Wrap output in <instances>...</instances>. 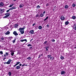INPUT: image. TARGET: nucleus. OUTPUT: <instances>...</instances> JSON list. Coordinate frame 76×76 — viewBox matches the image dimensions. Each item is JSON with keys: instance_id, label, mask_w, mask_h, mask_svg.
Instances as JSON below:
<instances>
[{"instance_id": "obj_47", "label": "nucleus", "mask_w": 76, "mask_h": 76, "mask_svg": "<svg viewBox=\"0 0 76 76\" xmlns=\"http://www.w3.org/2000/svg\"><path fill=\"white\" fill-rule=\"evenodd\" d=\"M43 15H44L45 13V11H44L43 12Z\"/></svg>"}, {"instance_id": "obj_23", "label": "nucleus", "mask_w": 76, "mask_h": 76, "mask_svg": "<svg viewBox=\"0 0 76 76\" xmlns=\"http://www.w3.org/2000/svg\"><path fill=\"white\" fill-rule=\"evenodd\" d=\"M76 6V5L75 4H72V7H75Z\"/></svg>"}, {"instance_id": "obj_12", "label": "nucleus", "mask_w": 76, "mask_h": 76, "mask_svg": "<svg viewBox=\"0 0 76 76\" xmlns=\"http://www.w3.org/2000/svg\"><path fill=\"white\" fill-rule=\"evenodd\" d=\"M20 67L19 66H18L16 67V69L17 70H19L20 69Z\"/></svg>"}, {"instance_id": "obj_10", "label": "nucleus", "mask_w": 76, "mask_h": 76, "mask_svg": "<svg viewBox=\"0 0 76 76\" xmlns=\"http://www.w3.org/2000/svg\"><path fill=\"white\" fill-rule=\"evenodd\" d=\"M66 73V72L64 71H62L61 72V75H64V74Z\"/></svg>"}, {"instance_id": "obj_53", "label": "nucleus", "mask_w": 76, "mask_h": 76, "mask_svg": "<svg viewBox=\"0 0 76 76\" xmlns=\"http://www.w3.org/2000/svg\"><path fill=\"white\" fill-rule=\"evenodd\" d=\"M19 66H22V64H20L19 65Z\"/></svg>"}, {"instance_id": "obj_43", "label": "nucleus", "mask_w": 76, "mask_h": 76, "mask_svg": "<svg viewBox=\"0 0 76 76\" xmlns=\"http://www.w3.org/2000/svg\"><path fill=\"white\" fill-rule=\"evenodd\" d=\"M24 41H26V42H27V41L26 40V39H24Z\"/></svg>"}, {"instance_id": "obj_46", "label": "nucleus", "mask_w": 76, "mask_h": 76, "mask_svg": "<svg viewBox=\"0 0 76 76\" xmlns=\"http://www.w3.org/2000/svg\"><path fill=\"white\" fill-rule=\"evenodd\" d=\"M17 66V64H15V65L13 66V67H15V66Z\"/></svg>"}, {"instance_id": "obj_59", "label": "nucleus", "mask_w": 76, "mask_h": 76, "mask_svg": "<svg viewBox=\"0 0 76 76\" xmlns=\"http://www.w3.org/2000/svg\"><path fill=\"white\" fill-rule=\"evenodd\" d=\"M13 0V1H16V0Z\"/></svg>"}, {"instance_id": "obj_21", "label": "nucleus", "mask_w": 76, "mask_h": 76, "mask_svg": "<svg viewBox=\"0 0 76 76\" xmlns=\"http://www.w3.org/2000/svg\"><path fill=\"white\" fill-rule=\"evenodd\" d=\"M8 75L10 76H11V75H12V73H11V72H9L8 73Z\"/></svg>"}, {"instance_id": "obj_26", "label": "nucleus", "mask_w": 76, "mask_h": 76, "mask_svg": "<svg viewBox=\"0 0 76 76\" xmlns=\"http://www.w3.org/2000/svg\"><path fill=\"white\" fill-rule=\"evenodd\" d=\"M20 63V62H18L16 64L17 65H18V64H19Z\"/></svg>"}, {"instance_id": "obj_56", "label": "nucleus", "mask_w": 76, "mask_h": 76, "mask_svg": "<svg viewBox=\"0 0 76 76\" xmlns=\"http://www.w3.org/2000/svg\"><path fill=\"white\" fill-rule=\"evenodd\" d=\"M6 64V62H5L4 63V64Z\"/></svg>"}, {"instance_id": "obj_22", "label": "nucleus", "mask_w": 76, "mask_h": 76, "mask_svg": "<svg viewBox=\"0 0 76 76\" xmlns=\"http://www.w3.org/2000/svg\"><path fill=\"white\" fill-rule=\"evenodd\" d=\"M68 7H69L67 5H66L65 6V9H67V8H68Z\"/></svg>"}, {"instance_id": "obj_11", "label": "nucleus", "mask_w": 76, "mask_h": 76, "mask_svg": "<svg viewBox=\"0 0 76 76\" xmlns=\"http://www.w3.org/2000/svg\"><path fill=\"white\" fill-rule=\"evenodd\" d=\"M3 5H4V4L3 2L0 3V7H3Z\"/></svg>"}, {"instance_id": "obj_55", "label": "nucleus", "mask_w": 76, "mask_h": 76, "mask_svg": "<svg viewBox=\"0 0 76 76\" xmlns=\"http://www.w3.org/2000/svg\"><path fill=\"white\" fill-rule=\"evenodd\" d=\"M47 48L49 49V46H48V47H47Z\"/></svg>"}, {"instance_id": "obj_24", "label": "nucleus", "mask_w": 76, "mask_h": 76, "mask_svg": "<svg viewBox=\"0 0 76 76\" xmlns=\"http://www.w3.org/2000/svg\"><path fill=\"white\" fill-rule=\"evenodd\" d=\"M48 19V17H46L45 19L44 20V21H45V20H47V19Z\"/></svg>"}, {"instance_id": "obj_58", "label": "nucleus", "mask_w": 76, "mask_h": 76, "mask_svg": "<svg viewBox=\"0 0 76 76\" xmlns=\"http://www.w3.org/2000/svg\"><path fill=\"white\" fill-rule=\"evenodd\" d=\"M32 39H32L30 41H32Z\"/></svg>"}, {"instance_id": "obj_61", "label": "nucleus", "mask_w": 76, "mask_h": 76, "mask_svg": "<svg viewBox=\"0 0 76 76\" xmlns=\"http://www.w3.org/2000/svg\"><path fill=\"white\" fill-rule=\"evenodd\" d=\"M18 31H19V29H18Z\"/></svg>"}, {"instance_id": "obj_54", "label": "nucleus", "mask_w": 76, "mask_h": 76, "mask_svg": "<svg viewBox=\"0 0 76 76\" xmlns=\"http://www.w3.org/2000/svg\"><path fill=\"white\" fill-rule=\"evenodd\" d=\"M32 48V47H30V48H30V49H31V48Z\"/></svg>"}, {"instance_id": "obj_3", "label": "nucleus", "mask_w": 76, "mask_h": 76, "mask_svg": "<svg viewBox=\"0 0 76 76\" xmlns=\"http://www.w3.org/2000/svg\"><path fill=\"white\" fill-rule=\"evenodd\" d=\"M5 11V9H0V15L1 14V13H3V12H4Z\"/></svg>"}, {"instance_id": "obj_15", "label": "nucleus", "mask_w": 76, "mask_h": 76, "mask_svg": "<svg viewBox=\"0 0 76 76\" xmlns=\"http://www.w3.org/2000/svg\"><path fill=\"white\" fill-rule=\"evenodd\" d=\"M10 31H8L6 33H5L6 35H8V34H10Z\"/></svg>"}, {"instance_id": "obj_51", "label": "nucleus", "mask_w": 76, "mask_h": 76, "mask_svg": "<svg viewBox=\"0 0 76 76\" xmlns=\"http://www.w3.org/2000/svg\"><path fill=\"white\" fill-rule=\"evenodd\" d=\"M49 4H47L46 5V6H48Z\"/></svg>"}, {"instance_id": "obj_45", "label": "nucleus", "mask_w": 76, "mask_h": 76, "mask_svg": "<svg viewBox=\"0 0 76 76\" xmlns=\"http://www.w3.org/2000/svg\"><path fill=\"white\" fill-rule=\"evenodd\" d=\"M36 16V17H38V16H39L38 15V14H37Z\"/></svg>"}, {"instance_id": "obj_49", "label": "nucleus", "mask_w": 76, "mask_h": 76, "mask_svg": "<svg viewBox=\"0 0 76 76\" xmlns=\"http://www.w3.org/2000/svg\"><path fill=\"white\" fill-rule=\"evenodd\" d=\"M48 48H46V51H48Z\"/></svg>"}, {"instance_id": "obj_39", "label": "nucleus", "mask_w": 76, "mask_h": 76, "mask_svg": "<svg viewBox=\"0 0 76 76\" xmlns=\"http://www.w3.org/2000/svg\"><path fill=\"white\" fill-rule=\"evenodd\" d=\"M52 42H54L55 41V40H54V39H53L52 40Z\"/></svg>"}, {"instance_id": "obj_19", "label": "nucleus", "mask_w": 76, "mask_h": 76, "mask_svg": "<svg viewBox=\"0 0 76 76\" xmlns=\"http://www.w3.org/2000/svg\"><path fill=\"white\" fill-rule=\"evenodd\" d=\"M28 60H31V57H28V58H27V59L28 60Z\"/></svg>"}, {"instance_id": "obj_6", "label": "nucleus", "mask_w": 76, "mask_h": 76, "mask_svg": "<svg viewBox=\"0 0 76 76\" xmlns=\"http://www.w3.org/2000/svg\"><path fill=\"white\" fill-rule=\"evenodd\" d=\"M24 6V5L23 4H21L19 6V7L20 8H22V7H23Z\"/></svg>"}, {"instance_id": "obj_28", "label": "nucleus", "mask_w": 76, "mask_h": 76, "mask_svg": "<svg viewBox=\"0 0 76 76\" xmlns=\"http://www.w3.org/2000/svg\"><path fill=\"white\" fill-rule=\"evenodd\" d=\"M11 55L12 56H13L14 55V52H12L11 53Z\"/></svg>"}, {"instance_id": "obj_7", "label": "nucleus", "mask_w": 76, "mask_h": 76, "mask_svg": "<svg viewBox=\"0 0 76 76\" xmlns=\"http://www.w3.org/2000/svg\"><path fill=\"white\" fill-rule=\"evenodd\" d=\"M13 34H14L15 35V36H17V35H18V34L16 32V31H14V32H13Z\"/></svg>"}, {"instance_id": "obj_62", "label": "nucleus", "mask_w": 76, "mask_h": 76, "mask_svg": "<svg viewBox=\"0 0 76 76\" xmlns=\"http://www.w3.org/2000/svg\"><path fill=\"white\" fill-rule=\"evenodd\" d=\"M1 46H0V47H1Z\"/></svg>"}, {"instance_id": "obj_8", "label": "nucleus", "mask_w": 76, "mask_h": 76, "mask_svg": "<svg viewBox=\"0 0 76 76\" xmlns=\"http://www.w3.org/2000/svg\"><path fill=\"white\" fill-rule=\"evenodd\" d=\"M29 32L31 34H34V31L33 30H31Z\"/></svg>"}, {"instance_id": "obj_50", "label": "nucleus", "mask_w": 76, "mask_h": 76, "mask_svg": "<svg viewBox=\"0 0 76 76\" xmlns=\"http://www.w3.org/2000/svg\"><path fill=\"white\" fill-rule=\"evenodd\" d=\"M75 30H76V25L75 26Z\"/></svg>"}, {"instance_id": "obj_41", "label": "nucleus", "mask_w": 76, "mask_h": 76, "mask_svg": "<svg viewBox=\"0 0 76 76\" xmlns=\"http://www.w3.org/2000/svg\"><path fill=\"white\" fill-rule=\"evenodd\" d=\"M4 57H7V55L6 54H4Z\"/></svg>"}, {"instance_id": "obj_25", "label": "nucleus", "mask_w": 76, "mask_h": 76, "mask_svg": "<svg viewBox=\"0 0 76 76\" xmlns=\"http://www.w3.org/2000/svg\"><path fill=\"white\" fill-rule=\"evenodd\" d=\"M60 58L61 59V60H63V59H64V57L63 56H61Z\"/></svg>"}, {"instance_id": "obj_32", "label": "nucleus", "mask_w": 76, "mask_h": 76, "mask_svg": "<svg viewBox=\"0 0 76 76\" xmlns=\"http://www.w3.org/2000/svg\"><path fill=\"white\" fill-rule=\"evenodd\" d=\"M46 43H47V41H45V42H44V44H46Z\"/></svg>"}, {"instance_id": "obj_13", "label": "nucleus", "mask_w": 76, "mask_h": 76, "mask_svg": "<svg viewBox=\"0 0 76 76\" xmlns=\"http://www.w3.org/2000/svg\"><path fill=\"white\" fill-rule=\"evenodd\" d=\"M50 60H53L54 59V57H53V56H51L50 58Z\"/></svg>"}, {"instance_id": "obj_37", "label": "nucleus", "mask_w": 76, "mask_h": 76, "mask_svg": "<svg viewBox=\"0 0 76 76\" xmlns=\"http://www.w3.org/2000/svg\"><path fill=\"white\" fill-rule=\"evenodd\" d=\"M37 8H40V6L39 5H38L37 6Z\"/></svg>"}, {"instance_id": "obj_40", "label": "nucleus", "mask_w": 76, "mask_h": 76, "mask_svg": "<svg viewBox=\"0 0 76 76\" xmlns=\"http://www.w3.org/2000/svg\"><path fill=\"white\" fill-rule=\"evenodd\" d=\"M9 39H12V38H13V37H9Z\"/></svg>"}, {"instance_id": "obj_16", "label": "nucleus", "mask_w": 76, "mask_h": 76, "mask_svg": "<svg viewBox=\"0 0 76 76\" xmlns=\"http://www.w3.org/2000/svg\"><path fill=\"white\" fill-rule=\"evenodd\" d=\"M38 28L39 29L41 30L42 29V27L41 26H39L38 27Z\"/></svg>"}, {"instance_id": "obj_20", "label": "nucleus", "mask_w": 76, "mask_h": 76, "mask_svg": "<svg viewBox=\"0 0 76 76\" xmlns=\"http://www.w3.org/2000/svg\"><path fill=\"white\" fill-rule=\"evenodd\" d=\"M40 17H43L44 16V14L41 13L40 14Z\"/></svg>"}, {"instance_id": "obj_9", "label": "nucleus", "mask_w": 76, "mask_h": 76, "mask_svg": "<svg viewBox=\"0 0 76 76\" xmlns=\"http://www.w3.org/2000/svg\"><path fill=\"white\" fill-rule=\"evenodd\" d=\"M60 19L62 20H64V19H65V18H64V17L63 16H62L60 18Z\"/></svg>"}, {"instance_id": "obj_31", "label": "nucleus", "mask_w": 76, "mask_h": 76, "mask_svg": "<svg viewBox=\"0 0 76 76\" xmlns=\"http://www.w3.org/2000/svg\"><path fill=\"white\" fill-rule=\"evenodd\" d=\"M13 4H11V5H10V6H9V7H12V6H13Z\"/></svg>"}, {"instance_id": "obj_57", "label": "nucleus", "mask_w": 76, "mask_h": 76, "mask_svg": "<svg viewBox=\"0 0 76 76\" xmlns=\"http://www.w3.org/2000/svg\"><path fill=\"white\" fill-rule=\"evenodd\" d=\"M25 66H28V65H27V64L26 65L25 64Z\"/></svg>"}, {"instance_id": "obj_17", "label": "nucleus", "mask_w": 76, "mask_h": 76, "mask_svg": "<svg viewBox=\"0 0 76 76\" xmlns=\"http://www.w3.org/2000/svg\"><path fill=\"white\" fill-rule=\"evenodd\" d=\"M72 18L73 19H76V16H72Z\"/></svg>"}, {"instance_id": "obj_1", "label": "nucleus", "mask_w": 76, "mask_h": 76, "mask_svg": "<svg viewBox=\"0 0 76 76\" xmlns=\"http://www.w3.org/2000/svg\"><path fill=\"white\" fill-rule=\"evenodd\" d=\"M25 29V27L19 28V30L21 34H23L24 33H25L24 31V29Z\"/></svg>"}, {"instance_id": "obj_60", "label": "nucleus", "mask_w": 76, "mask_h": 76, "mask_svg": "<svg viewBox=\"0 0 76 76\" xmlns=\"http://www.w3.org/2000/svg\"><path fill=\"white\" fill-rule=\"evenodd\" d=\"M75 48V49H76V47H75V48Z\"/></svg>"}, {"instance_id": "obj_48", "label": "nucleus", "mask_w": 76, "mask_h": 76, "mask_svg": "<svg viewBox=\"0 0 76 76\" xmlns=\"http://www.w3.org/2000/svg\"><path fill=\"white\" fill-rule=\"evenodd\" d=\"M25 66V64H23L22 65V66L23 67V66Z\"/></svg>"}, {"instance_id": "obj_33", "label": "nucleus", "mask_w": 76, "mask_h": 76, "mask_svg": "<svg viewBox=\"0 0 76 76\" xmlns=\"http://www.w3.org/2000/svg\"><path fill=\"white\" fill-rule=\"evenodd\" d=\"M0 54H3V51H1L0 52Z\"/></svg>"}, {"instance_id": "obj_30", "label": "nucleus", "mask_w": 76, "mask_h": 76, "mask_svg": "<svg viewBox=\"0 0 76 76\" xmlns=\"http://www.w3.org/2000/svg\"><path fill=\"white\" fill-rule=\"evenodd\" d=\"M27 46H28V47H31V46H32V45H31L30 44H29Z\"/></svg>"}, {"instance_id": "obj_44", "label": "nucleus", "mask_w": 76, "mask_h": 76, "mask_svg": "<svg viewBox=\"0 0 76 76\" xmlns=\"http://www.w3.org/2000/svg\"><path fill=\"white\" fill-rule=\"evenodd\" d=\"M6 58H4V59H3V60L4 61H5V59H6Z\"/></svg>"}, {"instance_id": "obj_36", "label": "nucleus", "mask_w": 76, "mask_h": 76, "mask_svg": "<svg viewBox=\"0 0 76 76\" xmlns=\"http://www.w3.org/2000/svg\"><path fill=\"white\" fill-rule=\"evenodd\" d=\"M41 56H42V54H41V55H39L38 58H40V57H41Z\"/></svg>"}, {"instance_id": "obj_27", "label": "nucleus", "mask_w": 76, "mask_h": 76, "mask_svg": "<svg viewBox=\"0 0 76 76\" xmlns=\"http://www.w3.org/2000/svg\"><path fill=\"white\" fill-rule=\"evenodd\" d=\"M15 41H16V39H15L13 41V43H15Z\"/></svg>"}, {"instance_id": "obj_4", "label": "nucleus", "mask_w": 76, "mask_h": 76, "mask_svg": "<svg viewBox=\"0 0 76 76\" xmlns=\"http://www.w3.org/2000/svg\"><path fill=\"white\" fill-rule=\"evenodd\" d=\"M12 61V59H9L8 60V61L6 62L7 64H10Z\"/></svg>"}, {"instance_id": "obj_2", "label": "nucleus", "mask_w": 76, "mask_h": 76, "mask_svg": "<svg viewBox=\"0 0 76 76\" xmlns=\"http://www.w3.org/2000/svg\"><path fill=\"white\" fill-rule=\"evenodd\" d=\"M16 8L14 7H11L10 9H9V10H7V12H9V10H13V9H15Z\"/></svg>"}, {"instance_id": "obj_38", "label": "nucleus", "mask_w": 76, "mask_h": 76, "mask_svg": "<svg viewBox=\"0 0 76 76\" xmlns=\"http://www.w3.org/2000/svg\"><path fill=\"white\" fill-rule=\"evenodd\" d=\"M36 24V23H34L32 25V26H35V25Z\"/></svg>"}, {"instance_id": "obj_52", "label": "nucleus", "mask_w": 76, "mask_h": 76, "mask_svg": "<svg viewBox=\"0 0 76 76\" xmlns=\"http://www.w3.org/2000/svg\"><path fill=\"white\" fill-rule=\"evenodd\" d=\"M47 27H49V25L48 24V25H47Z\"/></svg>"}, {"instance_id": "obj_5", "label": "nucleus", "mask_w": 76, "mask_h": 76, "mask_svg": "<svg viewBox=\"0 0 76 76\" xmlns=\"http://www.w3.org/2000/svg\"><path fill=\"white\" fill-rule=\"evenodd\" d=\"M7 15L5 16V17H4V18H7V17L9 16V15H10V13H8L7 14H6Z\"/></svg>"}, {"instance_id": "obj_42", "label": "nucleus", "mask_w": 76, "mask_h": 76, "mask_svg": "<svg viewBox=\"0 0 76 76\" xmlns=\"http://www.w3.org/2000/svg\"><path fill=\"white\" fill-rule=\"evenodd\" d=\"M1 40H4V38H1Z\"/></svg>"}, {"instance_id": "obj_34", "label": "nucleus", "mask_w": 76, "mask_h": 76, "mask_svg": "<svg viewBox=\"0 0 76 76\" xmlns=\"http://www.w3.org/2000/svg\"><path fill=\"white\" fill-rule=\"evenodd\" d=\"M5 54H6V55H7V56L8 55H9V53H8L6 52L5 53Z\"/></svg>"}, {"instance_id": "obj_18", "label": "nucleus", "mask_w": 76, "mask_h": 76, "mask_svg": "<svg viewBox=\"0 0 76 76\" xmlns=\"http://www.w3.org/2000/svg\"><path fill=\"white\" fill-rule=\"evenodd\" d=\"M69 23L68 21H66L65 22V24L66 25H67Z\"/></svg>"}, {"instance_id": "obj_14", "label": "nucleus", "mask_w": 76, "mask_h": 76, "mask_svg": "<svg viewBox=\"0 0 76 76\" xmlns=\"http://www.w3.org/2000/svg\"><path fill=\"white\" fill-rule=\"evenodd\" d=\"M51 57V55H49L47 56V57L48 58H50Z\"/></svg>"}, {"instance_id": "obj_35", "label": "nucleus", "mask_w": 76, "mask_h": 76, "mask_svg": "<svg viewBox=\"0 0 76 76\" xmlns=\"http://www.w3.org/2000/svg\"><path fill=\"white\" fill-rule=\"evenodd\" d=\"M20 41L21 42H23V41H24V39L21 40Z\"/></svg>"}, {"instance_id": "obj_29", "label": "nucleus", "mask_w": 76, "mask_h": 76, "mask_svg": "<svg viewBox=\"0 0 76 76\" xmlns=\"http://www.w3.org/2000/svg\"><path fill=\"white\" fill-rule=\"evenodd\" d=\"M18 25H17V24H15V28H17V27H18Z\"/></svg>"}]
</instances>
